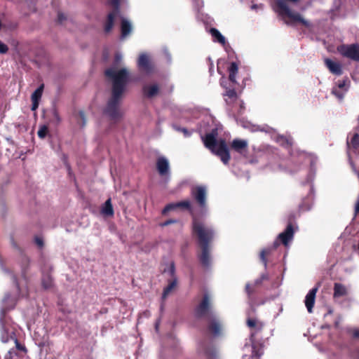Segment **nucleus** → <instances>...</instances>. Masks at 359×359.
<instances>
[{"label": "nucleus", "mask_w": 359, "mask_h": 359, "mask_svg": "<svg viewBox=\"0 0 359 359\" xmlns=\"http://www.w3.org/2000/svg\"><path fill=\"white\" fill-rule=\"evenodd\" d=\"M177 208L187 210L191 214L192 235L197 239L198 245L201 248V252L198 254V258L201 264L204 268L209 267L211 262V244L215 238L214 229L205 226L203 222L196 217V215L193 212L191 204L189 200L166 205L162 210V214L165 215L167 212Z\"/></svg>", "instance_id": "f257e3e1"}, {"label": "nucleus", "mask_w": 359, "mask_h": 359, "mask_svg": "<svg viewBox=\"0 0 359 359\" xmlns=\"http://www.w3.org/2000/svg\"><path fill=\"white\" fill-rule=\"evenodd\" d=\"M104 74L106 77L112 81V89L111 96L104 113L111 121H118L122 117L120 102L127 84L128 72L126 69L117 70L115 67H110L105 70Z\"/></svg>", "instance_id": "f03ea898"}, {"label": "nucleus", "mask_w": 359, "mask_h": 359, "mask_svg": "<svg viewBox=\"0 0 359 359\" xmlns=\"http://www.w3.org/2000/svg\"><path fill=\"white\" fill-rule=\"evenodd\" d=\"M229 78L226 79L222 76L220 79V85L225 89L223 93V97L226 105L229 107V111L234 116H241L245 107L243 100L239 99V97L236 92L235 86L237 84L236 76L238 72V67L236 62H232L228 67Z\"/></svg>", "instance_id": "7ed1b4c3"}, {"label": "nucleus", "mask_w": 359, "mask_h": 359, "mask_svg": "<svg viewBox=\"0 0 359 359\" xmlns=\"http://www.w3.org/2000/svg\"><path fill=\"white\" fill-rule=\"evenodd\" d=\"M218 131L217 128L212 129L210 133L202 136L204 146L212 153L219 156L225 165L229 164L231 156L225 140H217Z\"/></svg>", "instance_id": "20e7f679"}, {"label": "nucleus", "mask_w": 359, "mask_h": 359, "mask_svg": "<svg viewBox=\"0 0 359 359\" xmlns=\"http://www.w3.org/2000/svg\"><path fill=\"white\" fill-rule=\"evenodd\" d=\"M3 302L5 305L0 311L1 340L3 343H8L16 337L15 333L8 328L11 318L6 316V313L15 307V302L8 294L5 295Z\"/></svg>", "instance_id": "39448f33"}, {"label": "nucleus", "mask_w": 359, "mask_h": 359, "mask_svg": "<svg viewBox=\"0 0 359 359\" xmlns=\"http://www.w3.org/2000/svg\"><path fill=\"white\" fill-rule=\"evenodd\" d=\"M287 1H275L273 9L278 14L284 22L289 25L300 23L305 27H311V23L305 20L300 13L291 10L287 4Z\"/></svg>", "instance_id": "423d86ee"}, {"label": "nucleus", "mask_w": 359, "mask_h": 359, "mask_svg": "<svg viewBox=\"0 0 359 359\" xmlns=\"http://www.w3.org/2000/svg\"><path fill=\"white\" fill-rule=\"evenodd\" d=\"M294 233V226L291 222L288 223L284 231L280 233L274 241L272 248L263 249L259 255V259L266 269L268 264L267 257L271 255L273 250H276L280 243L284 246H288L290 242L293 239Z\"/></svg>", "instance_id": "0eeeda50"}, {"label": "nucleus", "mask_w": 359, "mask_h": 359, "mask_svg": "<svg viewBox=\"0 0 359 359\" xmlns=\"http://www.w3.org/2000/svg\"><path fill=\"white\" fill-rule=\"evenodd\" d=\"M195 313L198 318L208 319L215 316L210 297L208 293L203 294L201 301L195 309Z\"/></svg>", "instance_id": "6e6552de"}, {"label": "nucleus", "mask_w": 359, "mask_h": 359, "mask_svg": "<svg viewBox=\"0 0 359 359\" xmlns=\"http://www.w3.org/2000/svg\"><path fill=\"white\" fill-rule=\"evenodd\" d=\"M191 196L202 213L207 210V189L204 186H196L191 188Z\"/></svg>", "instance_id": "1a4fd4ad"}, {"label": "nucleus", "mask_w": 359, "mask_h": 359, "mask_svg": "<svg viewBox=\"0 0 359 359\" xmlns=\"http://www.w3.org/2000/svg\"><path fill=\"white\" fill-rule=\"evenodd\" d=\"M337 51L344 57L359 62V44H341L337 47Z\"/></svg>", "instance_id": "9d476101"}, {"label": "nucleus", "mask_w": 359, "mask_h": 359, "mask_svg": "<svg viewBox=\"0 0 359 359\" xmlns=\"http://www.w3.org/2000/svg\"><path fill=\"white\" fill-rule=\"evenodd\" d=\"M137 66L142 72H144L147 74H152L155 71V64L154 61L145 53L140 55L137 60Z\"/></svg>", "instance_id": "9b49d317"}, {"label": "nucleus", "mask_w": 359, "mask_h": 359, "mask_svg": "<svg viewBox=\"0 0 359 359\" xmlns=\"http://www.w3.org/2000/svg\"><path fill=\"white\" fill-rule=\"evenodd\" d=\"M114 6V9L111 11L107 16V19L104 22V31L108 34L111 32L114 26L116 18L119 13L118 6L120 1H110Z\"/></svg>", "instance_id": "f8f14e48"}, {"label": "nucleus", "mask_w": 359, "mask_h": 359, "mask_svg": "<svg viewBox=\"0 0 359 359\" xmlns=\"http://www.w3.org/2000/svg\"><path fill=\"white\" fill-rule=\"evenodd\" d=\"M208 330L215 337L221 335L222 325L220 320L215 316L210 318H208Z\"/></svg>", "instance_id": "ddd939ff"}, {"label": "nucleus", "mask_w": 359, "mask_h": 359, "mask_svg": "<svg viewBox=\"0 0 359 359\" xmlns=\"http://www.w3.org/2000/svg\"><path fill=\"white\" fill-rule=\"evenodd\" d=\"M156 169L161 176H166L169 174V162L165 157H159L156 161Z\"/></svg>", "instance_id": "4468645a"}, {"label": "nucleus", "mask_w": 359, "mask_h": 359, "mask_svg": "<svg viewBox=\"0 0 359 359\" xmlns=\"http://www.w3.org/2000/svg\"><path fill=\"white\" fill-rule=\"evenodd\" d=\"M318 290V287L312 288L311 290H309V292H308L305 297V306L309 313H312L313 311V308L314 306L316 296Z\"/></svg>", "instance_id": "2eb2a0df"}, {"label": "nucleus", "mask_w": 359, "mask_h": 359, "mask_svg": "<svg viewBox=\"0 0 359 359\" xmlns=\"http://www.w3.org/2000/svg\"><path fill=\"white\" fill-rule=\"evenodd\" d=\"M231 149L242 154L248 150V142L245 140L234 139L231 143Z\"/></svg>", "instance_id": "dca6fc26"}, {"label": "nucleus", "mask_w": 359, "mask_h": 359, "mask_svg": "<svg viewBox=\"0 0 359 359\" xmlns=\"http://www.w3.org/2000/svg\"><path fill=\"white\" fill-rule=\"evenodd\" d=\"M160 89L158 84L145 85L142 88L143 95L149 99L153 98L159 93Z\"/></svg>", "instance_id": "f3484780"}, {"label": "nucleus", "mask_w": 359, "mask_h": 359, "mask_svg": "<svg viewBox=\"0 0 359 359\" xmlns=\"http://www.w3.org/2000/svg\"><path fill=\"white\" fill-rule=\"evenodd\" d=\"M325 65L329 71L334 75L340 76L343 74L342 67L340 63L332 61L329 58L325 59Z\"/></svg>", "instance_id": "a211bd4d"}, {"label": "nucleus", "mask_w": 359, "mask_h": 359, "mask_svg": "<svg viewBox=\"0 0 359 359\" xmlns=\"http://www.w3.org/2000/svg\"><path fill=\"white\" fill-rule=\"evenodd\" d=\"M177 284L176 280H173L170 282L169 284L164 288L163 294H162V303L161 304L160 310L161 312L163 313L164 309V301L168 297V295L170 293V292L175 287Z\"/></svg>", "instance_id": "6ab92c4d"}, {"label": "nucleus", "mask_w": 359, "mask_h": 359, "mask_svg": "<svg viewBox=\"0 0 359 359\" xmlns=\"http://www.w3.org/2000/svg\"><path fill=\"white\" fill-rule=\"evenodd\" d=\"M348 291L345 285L339 283L334 284V298H339L347 295Z\"/></svg>", "instance_id": "aec40b11"}, {"label": "nucleus", "mask_w": 359, "mask_h": 359, "mask_svg": "<svg viewBox=\"0 0 359 359\" xmlns=\"http://www.w3.org/2000/svg\"><path fill=\"white\" fill-rule=\"evenodd\" d=\"M132 31V26L129 21L122 19L121 23V38L124 39L128 36Z\"/></svg>", "instance_id": "412c9836"}, {"label": "nucleus", "mask_w": 359, "mask_h": 359, "mask_svg": "<svg viewBox=\"0 0 359 359\" xmlns=\"http://www.w3.org/2000/svg\"><path fill=\"white\" fill-rule=\"evenodd\" d=\"M201 349L207 359H215L217 357L216 350L212 345L208 346L201 344Z\"/></svg>", "instance_id": "4be33fe9"}, {"label": "nucleus", "mask_w": 359, "mask_h": 359, "mask_svg": "<svg viewBox=\"0 0 359 359\" xmlns=\"http://www.w3.org/2000/svg\"><path fill=\"white\" fill-rule=\"evenodd\" d=\"M210 33L212 36L214 41H217L222 45H224L226 43L225 37L216 28H210Z\"/></svg>", "instance_id": "5701e85b"}, {"label": "nucleus", "mask_w": 359, "mask_h": 359, "mask_svg": "<svg viewBox=\"0 0 359 359\" xmlns=\"http://www.w3.org/2000/svg\"><path fill=\"white\" fill-rule=\"evenodd\" d=\"M101 212L102 215L105 216H113L114 215V208L111 204V198L107 199L104 203Z\"/></svg>", "instance_id": "b1692460"}, {"label": "nucleus", "mask_w": 359, "mask_h": 359, "mask_svg": "<svg viewBox=\"0 0 359 359\" xmlns=\"http://www.w3.org/2000/svg\"><path fill=\"white\" fill-rule=\"evenodd\" d=\"M41 285L45 290L51 288L53 286V280L50 273H44L41 278Z\"/></svg>", "instance_id": "393cba45"}, {"label": "nucleus", "mask_w": 359, "mask_h": 359, "mask_svg": "<svg viewBox=\"0 0 359 359\" xmlns=\"http://www.w3.org/2000/svg\"><path fill=\"white\" fill-rule=\"evenodd\" d=\"M246 324L250 328H255L257 332L262 331L264 327L262 322L250 318L247 319Z\"/></svg>", "instance_id": "a878e982"}, {"label": "nucleus", "mask_w": 359, "mask_h": 359, "mask_svg": "<svg viewBox=\"0 0 359 359\" xmlns=\"http://www.w3.org/2000/svg\"><path fill=\"white\" fill-rule=\"evenodd\" d=\"M43 84H41L40 86H39L34 92L32 94V101H38L41 100V97L42 96V93L43 91Z\"/></svg>", "instance_id": "bb28decb"}, {"label": "nucleus", "mask_w": 359, "mask_h": 359, "mask_svg": "<svg viewBox=\"0 0 359 359\" xmlns=\"http://www.w3.org/2000/svg\"><path fill=\"white\" fill-rule=\"evenodd\" d=\"M346 93V92H344L343 90L337 88H333L332 90V93L340 100L344 99Z\"/></svg>", "instance_id": "cd10ccee"}, {"label": "nucleus", "mask_w": 359, "mask_h": 359, "mask_svg": "<svg viewBox=\"0 0 359 359\" xmlns=\"http://www.w3.org/2000/svg\"><path fill=\"white\" fill-rule=\"evenodd\" d=\"M349 81L344 79L342 81H338L337 88L343 90L344 92H347L348 90Z\"/></svg>", "instance_id": "c85d7f7f"}, {"label": "nucleus", "mask_w": 359, "mask_h": 359, "mask_svg": "<svg viewBox=\"0 0 359 359\" xmlns=\"http://www.w3.org/2000/svg\"><path fill=\"white\" fill-rule=\"evenodd\" d=\"M349 142H348V144ZM350 144L354 149H358L359 147V135L358 133H355L352 137Z\"/></svg>", "instance_id": "c756f323"}, {"label": "nucleus", "mask_w": 359, "mask_h": 359, "mask_svg": "<svg viewBox=\"0 0 359 359\" xmlns=\"http://www.w3.org/2000/svg\"><path fill=\"white\" fill-rule=\"evenodd\" d=\"M48 132V126L43 125L41 127H40L39 130H38V136L39 137L43 139L44 138Z\"/></svg>", "instance_id": "7c9ffc66"}, {"label": "nucleus", "mask_w": 359, "mask_h": 359, "mask_svg": "<svg viewBox=\"0 0 359 359\" xmlns=\"http://www.w3.org/2000/svg\"><path fill=\"white\" fill-rule=\"evenodd\" d=\"M174 128L177 131L182 132L185 137H189L192 134V131H189L185 128H181V127L175 126Z\"/></svg>", "instance_id": "2f4dec72"}, {"label": "nucleus", "mask_w": 359, "mask_h": 359, "mask_svg": "<svg viewBox=\"0 0 359 359\" xmlns=\"http://www.w3.org/2000/svg\"><path fill=\"white\" fill-rule=\"evenodd\" d=\"M263 355V350L261 348H257L255 346H252V356L259 358Z\"/></svg>", "instance_id": "473e14b6"}, {"label": "nucleus", "mask_w": 359, "mask_h": 359, "mask_svg": "<svg viewBox=\"0 0 359 359\" xmlns=\"http://www.w3.org/2000/svg\"><path fill=\"white\" fill-rule=\"evenodd\" d=\"M245 292L248 294L249 299H250L255 292L254 287H252L250 283H247L245 285Z\"/></svg>", "instance_id": "72a5a7b5"}, {"label": "nucleus", "mask_w": 359, "mask_h": 359, "mask_svg": "<svg viewBox=\"0 0 359 359\" xmlns=\"http://www.w3.org/2000/svg\"><path fill=\"white\" fill-rule=\"evenodd\" d=\"M14 342L18 350L27 353V350L26 347L24 345H22L16 337L14 339Z\"/></svg>", "instance_id": "f704fd0d"}, {"label": "nucleus", "mask_w": 359, "mask_h": 359, "mask_svg": "<svg viewBox=\"0 0 359 359\" xmlns=\"http://www.w3.org/2000/svg\"><path fill=\"white\" fill-rule=\"evenodd\" d=\"M8 47L6 44L0 41V53L5 54L8 52Z\"/></svg>", "instance_id": "c9c22d12"}, {"label": "nucleus", "mask_w": 359, "mask_h": 359, "mask_svg": "<svg viewBox=\"0 0 359 359\" xmlns=\"http://www.w3.org/2000/svg\"><path fill=\"white\" fill-rule=\"evenodd\" d=\"M178 221L177 219H167L164 222L161 223V226H168V225L172 224H175Z\"/></svg>", "instance_id": "e433bc0d"}, {"label": "nucleus", "mask_w": 359, "mask_h": 359, "mask_svg": "<svg viewBox=\"0 0 359 359\" xmlns=\"http://www.w3.org/2000/svg\"><path fill=\"white\" fill-rule=\"evenodd\" d=\"M67 18H66L65 15L62 13L58 12L57 19V21L58 23L62 24L63 22V21L65 20Z\"/></svg>", "instance_id": "4c0bfd02"}, {"label": "nucleus", "mask_w": 359, "mask_h": 359, "mask_svg": "<svg viewBox=\"0 0 359 359\" xmlns=\"http://www.w3.org/2000/svg\"><path fill=\"white\" fill-rule=\"evenodd\" d=\"M79 115L81 118V119L82 120V124H81V126L83 127L85 126L86 125V116H85V113L83 111H80L79 112Z\"/></svg>", "instance_id": "58836bf2"}, {"label": "nucleus", "mask_w": 359, "mask_h": 359, "mask_svg": "<svg viewBox=\"0 0 359 359\" xmlns=\"http://www.w3.org/2000/svg\"><path fill=\"white\" fill-rule=\"evenodd\" d=\"M35 243L39 247L42 248L43 246V239L39 237L35 238Z\"/></svg>", "instance_id": "ea45409f"}, {"label": "nucleus", "mask_w": 359, "mask_h": 359, "mask_svg": "<svg viewBox=\"0 0 359 359\" xmlns=\"http://www.w3.org/2000/svg\"><path fill=\"white\" fill-rule=\"evenodd\" d=\"M250 8H251V9L255 10L256 11H257V9L262 10L263 9V4H260L259 5H257V4H252L250 6Z\"/></svg>", "instance_id": "a19ab883"}, {"label": "nucleus", "mask_w": 359, "mask_h": 359, "mask_svg": "<svg viewBox=\"0 0 359 359\" xmlns=\"http://www.w3.org/2000/svg\"><path fill=\"white\" fill-rule=\"evenodd\" d=\"M32 111H35L39 107V102H38V101H32Z\"/></svg>", "instance_id": "79ce46f5"}, {"label": "nucleus", "mask_w": 359, "mask_h": 359, "mask_svg": "<svg viewBox=\"0 0 359 359\" xmlns=\"http://www.w3.org/2000/svg\"><path fill=\"white\" fill-rule=\"evenodd\" d=\"M13 283H15L16 287L18 288V290H20L19 283L18 281V278L15 276H13Z\"/></svg>", "instance_id": "37998d69"}, {"label": "nucleus", "mask_w": 359, "mask_h": 359, "mask_svg": "<svg viewBox=\"0 0 359 359\" xmlns=\"http://www.w3.org/2000/svg\"><path fill=\"white\" fill-rule=\"evenodd\" d=\"M262 280L260 278H257V280H255V286H258L259 285H261L262 283Z\"/></svg>", "instance_id": "c03bdc74"}, {"label": "nucleus", "mask_w": 359, "mask_h": 359, "mask_svg": "<svg viewBox=\"0 0 359 359\" xmlns=\"http://www.w3.org/2000/svg\"><path fill=\"white\" fill-rule=\"evenodd\" d=\"M259 278L262 279V281L267 280L269 278L267 274H262Z\"/></svg>", "instance_id": "a18cd8bd"}, {"label": "nucleus", "mask_w": 359, "mask_h": 359, "mask_svg": "<svg viewBox=\"0 0 359 359\" xmlns=\"http://www.w3.org/2000/svg\"><path fill=\"white\" fill-rule=\"evenodd\" d=\"M353 337H355V338H359V330H355L353 332Z\"/></svg>", "instance_id": "49530a36"}, {"label": "nucleus", "mask_w": 359, "mask_h": 359, "mask_svg": "<svg viewBox=\"0 0 359 359\" xmlns=\"http://www.w3.org/2000/svg\"><path fill=\"white\" fill-rule=\"evenodd\" d=\"M170 272L172 274L174 273L175 272V266H174V264H172L171 266H170Z\"/></svg>", "instance_id": "de8ad7c7"}, {"label": "nucleus", "mask_w": 359, "mask_h": 359, "mask_svg": "<svg viewBox=\"0 0 359 359\" xmlns=\"http://www.w3.org/2000/svg\"><path fill=\"white\" fill-rule=\"evenodd\" d=\"M332 313H333V310L332 309H329L325 316L332 315Z\"/></svg>", "instance_id": "09e8293b"}, {"label": "nucleus", "mask_w": 359, "mask_h": 359, "mask_svg": "<svg viewBox=\"0 0 359 359\" xmlns=\"http://www.w3.org/2000/svg\"><path fill=\"white\" fill-rule=\"evenodd\" d=\"M158 325H159V323L158 322H156V325H155V328L156 330H158Z\"/></svg>", "instance_id": "8fccbe9b"}, {"label": "nucleus", "mask_w": 359, "mask_h": 359, "mask_svg": "<svg viewBox=\"0 0 359 359\" xmlns=\"http://www.w3.org/2000/svg\"><path fill=\"white\" fill-rule=\"evenodd\" d=\"M300 208H301L302 210H309V208H306V209H304V208H303V207H302V205H300Z\"/></svg>", "instance_id": "3c124183"}, {"label": "nucleus", "mask_w": 359, "mask_h": 359, "mask_svg": "<svg viewBox=\"0 0 359 359\" xmlns=\"http://www.w3.org/2000/svg\"><path fill=\"white\" fill-rule=\"evenodd\" d=\"M254 335H255V333H254V332H252V333L251 334V337H254Z\"/></svg>", "instance_id": "603ef678"}]
</instances>
